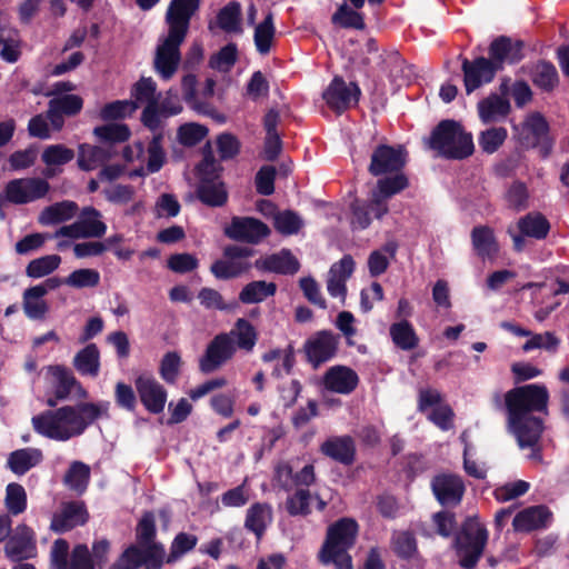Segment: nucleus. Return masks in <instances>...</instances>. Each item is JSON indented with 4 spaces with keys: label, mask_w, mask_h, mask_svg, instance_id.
<instances>
[{
    "label": "nucleus",
    "mask_w": 569,
    "mask_h": 569,
    "mask_svg": "<svg viewBox=\"0 0 569 569\" xmlns=\"http://www.w3.org/2000/svg\"><path fill=\"white\" fill-rule=\"evenodd\" d=\"M78 206L73 201L64 200L46 207L38 217L42 226H54L63 223L76 217Z\"/></svg>",
    "instance_id": "nucleus-34"
},
{
    "label": "nucleus",
    "mask_w": 569,
    "mask_h": 569,
    "mask_svg": "<svg viewBox=\"0 0 569 569\" xmlns=\"http://www.w3.org/2000/svg\"><path fill=\"white\" fill-rule=\"evenodd\" d=\"M90 468L81 461H74L70 465L66 476L64 483L73 491L82 493L89 483Z\"/></svg>",
    "instance_id": "nucleus-49"
},
{
    "label": "nucleus",
    "mask_w": 569,
    "mask_h": 569,
    "mask_svg": "<svg viewBox=\"0 0 569 569\" xmlns=\"http://www.w3.org/2000/svg\"><path fill=\"white\" fill-rule=\"evenodd\" d=\"M472 246L477 254L482 259H495L499 247L493 230L487 226H478L471 232Z\"/></svg>",
    "instance_id": "nucleus-35"
},
{
    "label": "nucleus",
    "mask_w": 569,
    "mask_h": 569,
    "mask_svg": "<svg viewBox=\"0 0 569 569\" xmlns=\"http://www.w3.org/2000/svg\"><path fill=\"white\" fill-rule=\"evenodd\" d=\"M198 537L188 532H179L170 545V552L166 559L167 563L178 561L183 555L194 549Z\"/></svg>",
    "instance_id": "nucleus-54"
},
{
    "label": "nucleus",
    "mask_w": 569,
    "mask_h": 569,
    "mask_svg": "<svg viewBox=\"0 0 569 569\" xmlns=\"http://www.w3.org/2000/svg\"><path fill=\"white\" fill-rule=\"evenodd\" d=\"M358 84L347 83L341 77H335L322 93L327 106L337 113H342L358 103L360 97Z\"/></svg>",
    "instance_id": "nucleus-13"
},
{
    "label": "nucleus",
    "mask_w": 569,
    "mask_h": 569,
    "mask_svg": "<svg viewBox=\"0 0 569 569\" xmlns=\"http://www.w3.org/2000/svg\"><path fill=\"white\" fill-rule=\"evenodd\" d=\"M136 388L146 409L152 413L163 411L167 402V391L152 377L141 376L136 380Z\"/></svg>",
    "instance_id": "nucleus-22"
},
{
    "label": "nucleus",
    "mask_w": 569,
    "mask_h": 569,
    "mask_svg": "<svg viewBox=\"0 0 569 569\" xmlns=\"http://www.w3.org/2000/svg\"><path fill=\"white\" fill-rule=\"evenodd\" d=\"M338 338L333 332L323 330L310 338L306 346L309 360L319 365L332 358L337 352Z\"/></svg>",
    "instance_id": "nucleus-25"
},
{
    "label": "nucleus",
    "mask_w": 569,
    "mask_h": 569,
    "mask_svg": "<svg viewBox=\"0 0 569 569\" xmlns=\"http://www.w3.org/2000/svg\"><path fill=\"white\" fill-rule=\"evenodd\" d=\"M63 282L74 289L94 288L100 283V273L91 268L77 269Z\"/></svg>",
    "instance_id": "nucleus-53"
},
{
    "label": "nucleus",
    "mask_w": 569,
    "mask_h": 569,
    "mask_svg": "<svg viewBox=\"0 0 569 569\" xmlns=\"http://www.w3.org/2000/svg\"><path fill=\"white\" fill-rule=\"evenodd\" d=\"M355 269L353 259L345 256L340 261L333 263L328 272L327 290L331 297L339 298L342 302L346 299V281L351 277Z\"/></svg>",
    "instance_id": "nucleus-24"
},
{
    "label": "nucleus",
    "mask_w": 569,
    "mask_h": 569,
    "mask_svg": "<svg viewBox=\"0 0 569 569\" xmlns=\"http://www.w3.org/2000/svg\"><path fill=\"white\" fill-rule=\"evenodd\" d=\"M22 53V41L19 31L2 22L0 16V57L9 63L17 62Z\"/></svg>",
    "instance_id": "nucleus-31"
},
{
    "label": "nucleus",
    "mask_w": 569,
    "mask_h": 569,
    "mask_svg": "<svg viewBox=\"0 0 569 569\" xmlns=\"http://www.w3.org/2000/svg\"><path fill=\"white\" fill-rule=\"evenodd\" d=\"M391 549L400 558L409 560L418 556L415 535L408 530L395 531L391 537Z\"/></svg>",
    "instance_id": "nucleus-45"
},
{
    "label": "nucleus",
    "mask_w": 569,
    "mask_h": 569,
    "mask_svg": "<svg viewBox=\"0 0 569 569\" xmlns=\"http://www.w3.org/2000/svg\"><path fill=\"white\" fill-rule=\"evenodd\" d=\"M73 157V150L64 147L63 144H52L47 147L41 156L42 161L48 167L44 172L46 177H53L56 174L53 167L66 164L70 162Z\"/></svg>",
    "instance_id": "nucleus-43"
},
{
    "label": "nucleus",
    "mask_w": 569,
    "mask_h": 569,
    "mask_svg": "<svg viewBox=\"0 0 569 569\" xmlns=\"http://www.w3.org/2000/svg\"><path fill=\"white\" fill-rule=\"evenodd\" d=\"M93 133L101 141L110 143L123 142L130 137V130L128 126L122 123H109L96 127Z\"/></svg>",
    "instance_id": "nucleus-59"
},
{
    "label": "nucleus",
    "mask_w": 569,
    "mask_h": 569,
    "mask_svg": "<svg viewBox=\"0 0 569 569\" xmlns=\"http://www.w3.org/2000/svg\"><path fill=\"white\" fill-rule=\"evenodd\" d=\"M518 228L523 236L545 239L550 230V223L540 212H530L518 221Z\"/></svg>",
    "instance_id": "nucleus-41"
},
{
    "label": "nucleus",
    "mask_w": 569,
    "mask_h": 569,
    "mask_svg": "<svg viewBox=\"0 0 569 569\" xmlns=\"http://www.w3.org/2000/svg\"><path fill=\"white\" fill-rule=\"evenodd\" d=\"M488 541V531L477 518H468L455 539L459 565L473 568L483 553Z\"/></svg>",
    "instance_id": "nucleus-7"
},
{
    "label": "nucleus",
    "mask_w": 569,
    "mask_h": 569,
    "mask_svg": "<svg viewBox=\"0 0 569 569\" xmlns=\"http://www.w3.org/2000/svg\"><path fill=\"white\" fill-rule=\"evenodd\" d=\"M276 29L273 26V16L269 12L264 20L254 29V44L260 54H267L273 43Z\"/></svg>",
    "instance_id": "nucleus-48"
},
{
    "label": "nucleus",
    "mask_w": 569,
    "mask_h": 569,
    "mask_svg": "<svg viewBox=\"0 0 569 569\" xmlns=\"http://www.w3.org/2000/svg\"><path fill=\"white\" fill-rule=\"evenodd\" d=\"M389 333L392 342L401 350L409 351L419 345V338L413 326L406 319L392 323Z\"/></svg>",
    "instance_id": "nucleus-38"
},
{
    "label": "nucleus",
    "mask_w": 569,
    "mask_h": 569,
    "mask_svg": "<svg viewBox=\"0 0 569 569\" xmlns=\"http://www.w3.org/2000/svg\"><path fill=\"white\" fill-rule=\"evenodd\" d=\"M358 525L350 518H343L328 528L326 540L319 551V560L333 563L337 569H352L348 549L355 543Z\"/></svg>",
    "instance_id": "nucleus-5"
},
{
    "label": "nucleus",
    "mask_w": 569,
    "mask_h": 569,
    "mask_svg": "<svg viewBox=\"0 0 569 569\" xmlns=\"http://www.w3.org/2000/svg\"><path fill=\"white\" fill-rule=\"evenodd\" d=\"M277 286L273 282L252 281L243 287L239 299L243 303H259L269 297L274 296Z\"/></svg>",
    "instance_id": "nucleus-44"
},
{
    "label": "nucleus",
    "mask_w": 569,
    "mask_h": 569,
    "mask_svg": "<svg viewBox=\"0 0 569 569\" xmlns=\"http://www.w3.org/2000/svg\"><path fill=\"white\" fill-rule=\"evenodd\" d=\"M22 309L27 318L43 320L50 309L44 300V289H37L34 286L27 288L22 293Z\"/></svg>",
    "instance_id": "nucleus-33"
},
{
    "label": "nucleus",
    "mask_w": 569,
    "mask_h": 569,
    "mask_svg": "<svg viewBox=\"0 0 569 569\" xmlns=\"http://www.w3.org/2000/svg\"><path fill=\"white\" fill-rule=\"evenodd\" d=\"M218 26L226 32L239 33L241 29V6L238 2H230L220 10L217 17Z\"/></svg>",
    "instance_id": "nucleus-51"
},
{
    "label": "nucleus",
    "mask_w": 569,
    "mask_h": 569,
    "mask_svg": "<svg viewBox=\"0 0 569 569\" xmlns=\"http://www.w3.org/2000/svg\"><path fill=\"white\" fill-rule=\"evenodd\" d=\"M73 367L82 376L96 378L100 370V352L94 343L81 349L73 358Z\"/></svg>",
    "instance_id": "nucleus-37"
},
{
    "label": "nucleus",
    "mask_w": 569,
    "mask_h": 569,
    "mask_svg": "<svg viewBox=\"0 0 569 569\" xmlns=\"http://www.w3.org/2000/svg\"><path fill=\"white\" fill-rule=\"evenodd\" d=\"M408 187V179L403 173L379 179L377 189L371 193V208L375 217L380 219L388 212L387 200Z\"/></svg>",
    "instance_id": "nucleus-19"
},
{
    "label": "nucleus",
    "mask_w": 569,
    "mask_h": 569,
    "mask_svg": "<svg viewBox=\"0 0 569 569\" xmlns=\"http://www.w3.org/2000/svg\"><path fill=\"white\" fill-rule=\"evenodd\" d=\"M430 146L441 156L450 159H463L475 150L472 136L453 120H443L433 130Z\"/></svg>",
    "instance_id": "nucleus-6"
},
{
    "label": "nucleus",
    "mask_w": 569,
    "mask_h": 569,
    "mask_svg": "<svg viewBox=\"0 0 569 569\" xmlns=\"http://www.w3.org/2000/svg\"><path fill=\"white\" fill-rule=\"evenodd\" d=\"M431 488L437 500L443 506L458 505L465 493L462 479L452 473H441L432 479Z\"/></svg>",
    "instance_id": "nucleus-20"
},
{
    "label": "nucleus",
    "mask_w": 569,
    "mask_h": 569,
    "mask_svg": "<svg viewBox=\"0 0 569 569\" xmlns=\"http://www.w3.org/2000/svg\"><path fill=\"white\" fill-rule=\"evenodd\" d=\"M528 337L529 339L522 346V350L525 352L533 349H543L547 352L556 353L560 345V339L550 331H546L543 333L531 332V336Z\"/></svg>",
    "instance_id": "nucleus-55"
},
{
    "label": "nucleus",
    "mask_w": 569,
    "mask_h": 569,
    "mask_svg": "<svg viewBox=\"0 0 569 569\" xmlns=\"http://www.w3.org/2000/svg\"><path fill=\"white\" fill-rule=\"evenodd\" d=\"M507 421L510 432L521 449H530L528 458L542 462L540 438L543 421L535 413L548 415L549 391L546 386L531 383L513 388L505 395Z\"/></svg>",
    "instance_id": "nucleus-2"
},
{
    "label": "nucleus",
    "mask_w": 569,
    "mask_h": 569,
    "mask_svg": "<svg viewBox=\"0 0 569 569\" xmlns=\"http://www.w3.org/2000/svg\"><path fill=\"white\" fill-rule=\"evenodd\" d=\"M256 267L261 270L281 274H293L299 268L298 259L288 250L270 254L256 261Z\"/></svg>",
    "instance_id": "nucleus-29"
},
{
    "label": "nucleus",
    "mask_w": 569,
    "mask_h": 569,
    "mask_svg": "<svg viewBox=\"0 0 569 569\" xmlns=\"http://www.w3.org/2000/svg\"><path fill=\"white\" fill-rule=\"evenodd\" d=\"M323 386L327 390L340 393H351L359 383L358 373L346 366H333L323 376Z\"/></svg>",
    "instance_id": "nucleus-23"
},
{
    "label": "nucleus",
    "mask_w": 569,
    "mask_h": 569,
    "mask_svg": "<svg viewBox=\"0 0 569 569\" xmlns=\"http://www.w3.org/2000/svg\"><path fill=\"white\" fill-rule=\"evenodd\" d=\"M107 402H79L32 417L34 431L56 441H68L84 433L99 418L107 416Z\"/></svg>",
    "instance_id": "nucleus-3"
},
{
    "label": "nucleus",
    "mask_w": 569,
    "mask_h": 569,
    "mask_svg": "<svg viewBox=\"0 0 569 569\" xmlns=\"http://www.w3.org/2000/svg\"><path fill=\"white\" fill-rule=\"evenodd\" d=\"M236 352L234 340L228 333L217 335L207 346L204 355L199 360V369L211 373L230 360Z\"/></svg>",
    "instance_id": "nucleus-10"
},
{
    "label": "nucleus",
    "mask_w": 569,
    "mask_h": 569,
    "mask_svg": "<svg viewBox=\"0 0 569 569\" xmlns=\"http://www.w3.org/2000/svg\"><path fill=\"white\" fill-rule=\"evenodd\" d=\"M407 162V152L402 147L379 146L371 154L369 172L381 176L400 171Z\"/></svg>",
    "instance_id": "nucleus-16"
},
{
    "label": "nucleus",
    "mask_w": 569,
    "mask_h": 569,
    "mask_svg": "<svg viewBox=\"0 0 569 569\" xmlns=\"http://www.w3.org/2000/svg\"><path fill=\"white\" fill-rule=\"evenodd\" d=\"M228 335L232 340H236L237 347L246 352H251L258 340L256 328L243 318L236 321L234 327Z\"/></svg>",
    "instance_id": "nucleus-42"
},
{
    "label": "nucleus",
    "mask_w": 569,
    "mask_h": 569,
    "mask_svg": "<svg viewBox=\"0 0 569 569\" xmlns=\"http://www.w3.org/2000/svg\"><path fill=\"white\" fill-rule=\"evenodd\" d=\"M27 501V492L20 483L11 482L7 486L4 506L9 515L18 516L24 512Z\"/></svg>",
    "instance_id": "nucleus-50"
},
{
    "label": "nucleus",
    "mask_w": 569,
    "mask_h": 569,
    "mask_svg": "<svg viewBox=\"0 0 569 569\" xmlns=\"http://www.w3.org/2000/svg\"><path fill=\"white\" fill-rule=\"evenodd\" d=\"M531 79L536 86L543 90H551L558 83V73L553 64L540 61L531 70Z\"/></svg>",
    "instance_id": "nucleus-52"
},
{
    "label": "nucleus",
    "mask_w": 569,
    "mask_h": 569,
    "mask_svg": "<svg viewBox=\"0 0 569 569\" xmlns=\"http://www.w3.org/2000/svg\"><path fill=\"white\" fill-rule=\"evenodd\" d=\"M162 140V134L157 133L148 146L147 171L150 173L159 171L166 161V152L163 149Z\"/></svg>",
    "instance_id": "nucleus-60"
},
{
    "label": "nucleus",
    "mask_w": 569,
    "mask_h": 569,
    "mask_svg": "<svg viewBox=\"0 0 569 569\" xmlns=\"http://www.w3.org/2000/svg\"><path fill=\"white\" fill-rule=\"evenodd\" d=\"M199 199L211 207H220L227 202L228 192L219 179H204L198 188Z\"/></svg>",
    "instance_id": "nucleus-40"
},
{
    "label": "nucleus",
    "mask_w": 569,
    "mask_h": 569,
    "mask_svg": "<svg viewBox=\"0 0 569 569\" xmlns=\"http://www.w3.org/2000/svg\"><path fill=\"white\" fill-rule=\"evenodd\" d=\"M42 459V453L38 449L26 448L10 453L7 465L16 475H24L31 468L36 467Z\"/></svg>",
    "instance_id": "nucleus-39"
},
{
    "label": "nucleus",
    "mask_w": 569,
    "mask_h": 569,
    "mask_svg": "<svg viewBox=\"0 0 569 569\" xmlns=\"http://www.w3.org/2000/svg\"><path fill=\"white\" fill-rule=\"evenodd\" d=\"M144 563L141 548L132 545L128 547L109 569H138Z\"/></svg>",
    "instance_id": "nucleus-64"
},
{
    "label": "nucleus",
    "mask_w": 569,
    "mask_h": 569,
    "mask_svg": "<svg viewBox=\"0 0 569 569\" xmlns=\"http://www.w3.org/2000/svg\"><path fill=\"white\" fill-rule=\"evenodd\" d=\"M48 373L51 377L53 392V397L47 399L49 407H56L58 401L66 400L70 397L78 399L88 398V391L68 368L59 365L50 366L48 367Z\"/></svg>",
    "instance_id": "nucleus-8"
},
{
    "label": "nucleus",
    "mask_w": 569,
    "mask_h": 569,
    "mask_svg": "<svg viewBox=\"0 0 569 569\" xmlns=\"http://www.w3.org/2000/svg\"><path fill=\"white\" fill-rule=\"evenodd\" d=\"M87 520L88 513L83 505L70 502L63 505L61 510L53 515L50 528L56 532H66L86 523Z\"/></svg>",
    "instance_id": "nucleus-26"
},
{
    "label": "nucleus",
    "mask_w": 569,
    "mask_h": 569,
    "mask_svg": "<svg viewBox=\"0 0 569 569\" xmlns=\"http://www.w3.org/2000/svg\"><path fill=\"white\" fill-rule=\"evenodd\" d=\"M50 184L41 178H21L9 181L6 186V199L16 204L33 202L46 197Z\"/></svg>",
    "instance_id": "nucleus-11"
},
{
    "label": "nucleus",
    "mask_w": 569,
    "mask_h": 569,
    "mask_svg": "<svg viewBox=\"0 0 569 569\" xmlns=\"http://www.w3.org/2000/svg\"><path fill=\"white\" fill-rule=\"evenodd\" d=\"M268 94L269 81L267 80L266 76L261 71L253 72L246 86L244 96L248 99L258 102L267 98Z\"/></svg>",
    "instance_id": "nucleus-63"
},
{
    "label": "nucleus",
    "mask_w": 569,
    "mask_h": 569,
    "mask_svg": "<svg viewBox=\"0 0 569 569\" xmlns=\"http://www.w3.org/2000/svg\"><path fill=\"white\" fill-rule=\"evenodd\" d=\"M4 552L12 561L33 558L37 555L34 531L26 523L18 525L4 546Z\"/></svg>",
    "instance_id": "nucleus-18"
},
{
    "label": "nucleus",
    "mask_w": 569,
    "mask_h": 569,
    "mask_svg": "<svg viewBox=\"0 0 569 569\" xmlns=\"http://www.w3.org/2000/svg\"><path fill=\"white\" fill-rule=\"evenodd\" d=\"M106 231L107 224L101 220V213L92 207H87L82 210L77 221L59 228L54 232L53 238H101L106 234Z\"/></svg>",
    "instance_id": "nucleus-9"
},
{
    "label": "nucleus",
    "mask_w": 569,
    "mask_h": 569,
    "mask_svg": "<svg viewBox=\"0 0 569 569\" xmlns=\"http://www.w3.org/2000/svg\"><path fill=\"white\" fill-rule=\"evenodd\" d=\"M550 512L543 506H533L518 512L513 518L512 526L516 531H531L546 526Z\"/></svg>",
    "instance_id": "nucleus-32"
},
{
    "label": "nucleus",
    "mask_w": 569,
    "mask_h": 569,
    "mask_svg": "<svg viewBox=\"0 0 569 569\" xmlns=\"http://www.w3.org/2000/svg\"><path fill=\"white\" fill-rule=\"evenodd\" d=\"M332 22L342 28H353L358 30L365 28L362 14L349 9L346 2L340 4L338 10L333 13Z\"/></svg>",
    "instance_id": "nucleus-61"
},
{
    "label": "nucleus",
    "mask_w": 569,
    "mask_h": 569,
    "mask_svg": "<svg viewBox=\"0 0 569 569\" xmlns=\"http://www.w3.org/2000/svg\"><path fill=\"white\" fill-rule=\"evenodd\" d=\"M507 136L505 128L492 127L480 133L478 142L483 152L493 153L503 144Z\"/></svg>",
    "instance_id": "nucleus-57"
},
{
    "label": "nucleus",
    "mask_w": 569,
    "mask_h": 569,
    "mask_svg": "<svg viewBox=\"0 0 569 569\" xmlns=\"http://www.w3.org/2000/svg\"><path fill=\"white\" fill-rule=\"evenodd\" d=\"M523 58V42L509 37H498L489 46V60L495 62L498 70L505 63H516Z\"/></svg>",
    "instance_id": "nucleus-21"
},
{
    "label": "nucleus",
    "mask_w": 569,
    "mask_h": 569,
    "mask_svg": "<svg viewBox=\"0 0 569 569\" xmlns=\"http://www.w3.org/2000/svg\"><path fill=\"white\" fill-rule=\"evenodd\" d=\"M61 263L58 254H47L31 260L26 267V274L32 279H39L51 274Z\"/></svg>",
    "instance_id": "nucleus-47"
},
{
    "label": "nucleus",
    "mask_w": 569,
    "mask_h": 569,
    "mask_svg": "<svg viewBox=\"0 0 569 569\" xmlns=\"http://www.w3.org/2000/svg\"><path fill=\"white\" fill-rule=\"evenodd\" d=\"M199 8V0H171L166 21L168 34L159 42L154 56V70L163 80H170L180 64V46L183 42L191 17Z\"/></svg>",
    "instance_id": "nucleus-4"
},
{
    "label": "nucleus",
    "mask_w": 569,
    "mask_h": 569,
    "mask_svg": "<svg viewBox=\"0 0 569 569\" xmlns=\"http://www.w3.org/2000/svg\"><path fill=\"white\" fill-rule=\"evenodd\" d=\"M478 114L483 123L497 122L505 119L511 109L510 102L496 93L478 102Z\"/></svg>",
    "instance_id": "nucleus-30"
},
{
    "label": "nucleus",
    "mask_w": 569,
    "mask_h": 569,
    "mask_svg": "<svg viewBox=\"0 0 569 569\" xmlns=\"http://www.w3.org/2000/svg\"><path fill=\"white\" fill-rule=\"evenodd\" d=\"M68 552L69 543L67 540L57 539L50 552L51 569H92V561L86 545L74 547L70 561L67 559Z\"/></svg>",
    "instance_id": "nucleus-12"
},
{
    "label": "nucleus",
    "mask_w": 569,
    "mask_h": 569,
    "mask_svg": "<svg viewBox=\"0 0 569 569\" xmlns=\"http://www.w3.org/2000/svg\"><path fill=\"white\" fill-rule=\"evenodd\" d=\"M274 229L283 236L299 233L303 228V219L292 210H283L273 214Z\"/></svg>",
    "instance_id": "nucleus-46"
},
{
    "label": "nucleus",
    "mask_w": 569,
    "mask_h": 569,
    "mask_svg": "<svg viewBox=\"0 0 569 569\" xmlns=\"http://www.w3.org/2000/svg\"><path fill=\"white\" fill-rule=\"evenodd\" d=\"M271 521V507L267 503H254L247 510L244 527L260 539Z\"/></svg>",
    "instance_id": "nucleus-36"
},
{
    "label": "nucleus",
    "mask_w": 569,
    "mask_h": 569,
    "mask_svg": "<svg viewBox=\"0 0 569 569\" xmlns=\"http://www.w3.org/2000/svg\"><path fill=\"white\" fill-rule=\"evenodd\" d=\"M325 456L343 465H351L355 460L356 446L350 436L330 437L321 446Z\"/></svg>",
    "instance_id": "nucleus-27"
},
{
    "label": "nucleus",
    "mask_w": 569,
    "mask_h": 569,
    "mask_svg": "<svg viewBox=\"0 0 569 569\" xmlns=\"http://www.w3.org/2000/svg\"><path fill=\"white\" fill-rule=\"evenodd\" d=\"M507 421L510 432L521 449H530L528 458L542 462L540 438L543 421L535 413L548 415L549 391L546 386L531 383L513 388L505 395Z\"/></svg>",
    "instance_id": "nucleus-1"
},
{
    "label": "nucleus",
    "mask_w": 569,
    "mask_h": 569,
    "mask_svg": "<svg viewBox=\"0 0 569 569\" xmlns=\"http://www.w3.org/2000/svg\"><path fill=\"white\" fill-rule=\"evenodd\" d=\"M224 234L233 240L248 243H259L270 234L269 227L259 219L252 217H233Z\"/></svg>",
    "instance_id": "nucleus-15"
},
{
    "label": "nucleus",
    "mask_w": 569,
    "mask_h": 569,
    "mask_svg": "<svg viewBox=\"0 0 569 569\" xmlns=\"http://www.w3.org/2000/svg\"><path fill=\"white\" fill-rule=\"evenodd\" d=\"M311 493L307 489H297L286 501V509L291 516L310 513Z\"/></svg>",
    "instance_id": "nucleus-62"
},
{
    "label": "nucleus",
    "mask_w": 569,
    "mask_h": 569,
    "mask_svg": "<svg viewBox=\"0 0 569 569\" xmlns=\"http://www.w3.org/2000/svg\"><path fill=\"white\" fill-rule=\"evenodd\" d=\"M505 201L508 208L521 211L529 206V192L527 186L521 181H515L506 191Z\"/></svg>",
    "instance_id": "nucleus-58"
},
{
    "label": "nucleus",
    "mask_w": 569,
    "mask_h": 569,
    "mask_svg": "<svg viewBox=\"0 0 569 569\" xmlns=\"http://www.w3.org/2000/svg\"><path fill=\"white\" fill-rule=\"evenodd\" d=\"M252 250L240 246H229L224 249V259L216 261L210 270L218 279L236 278L250 268L248 258Z\"/></svg>",
    "instance_id": "nucleus-14"
},
{
    "label": "nucleus",
    "mask_w": 569,
    "mask_h": 569,
    "mask_svg": "<svg viewBox=\"0 0 569 569\" xmlns=\"http://www.w3.org/2000/svg\"><path fill=\"white\" fill-rule=\"evenodd\" d=\"M116 150L112 146L81 144L78 151V166L81 170L92 171L112 159Z\"/></svg>",
    "instance_id": "nucleus-28"
},
{
    "label": "nucleus",
    "mask_w": 569,
    "mask_h": 569,
    "mask_svg": "<svg viewBox=\"0 0 569 569\" xmlns=\"http://www.w3.org/2000/svg\"><path fill=\"white\" fill-rule=\"evenodd\" d=\"M461 68L463 71V83L468 94L481 86L490 83L498 71L495 62L485 57H479L472 61L463 59Z\"/></svg>",
    "instance_id": "nucleus-17"
},
{
    "label": "nucleus",
    "mask_w": 569,
    "mask_h": 569,
    "mask_svg": "<svg viewBox=\"0 0 569 569\" xmlns=\"http://www.w3.org/2000/svg\"><path fill=\"white\" fill-rule=\"evenodd\" d=\"M137 104L130 100H117L103 106L100 110V118L104 121L124 119L131 116Z\"/></svg>",
    "instance_id": "nucleus-56"
}]
</instances>
